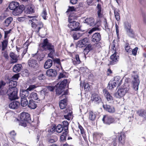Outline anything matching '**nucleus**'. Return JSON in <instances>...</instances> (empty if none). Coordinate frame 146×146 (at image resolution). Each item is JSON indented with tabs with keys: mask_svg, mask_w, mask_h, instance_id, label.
<instances>
[{
	"mask_svg": "<svg viewBox=\"0 0 146 146\" xmlns=\"http://www.w3.org/2000/svg\"><path fill=\"white\" fill-rule=\"evenodd\" d=\"M40 46L43 50H48L49 52L48 56L52 58L53 55L55 52V48L54 45L48 42L47 38L44 40L43 42L40 44Z\"/></svg>",
	"mask_w": 146,
	"mask_h": 146,
	"instance_id": "nucleus-1",
	"label": "nucleus"
},
{
	"mask_svg": "<svg viewBox=\"0 0 146 146\" xmlns=\"http://www.w3.org/2000/svg\"><path fill=\"white\" fill-rule=\"evenodd\" d=\"M68 21L69 24L68 25V26L70 29L68 30V31L70 34H72L74 31H77L80 30V27H79V23L78 22L74 21L71 19L70 17L68 18Z\"/></svg>",
	"mask_w": 146,
	"mask_h": 146,
	"instance_id": "nucleus-2",
	"label": "nucleus"
},
{
	"mask_svg": "<svg viewBox=\"0 0 146 146\" xmlns=\"http://www.w3.org/2000/svg\"><path fill=\"white\" fill-rule=\"evenodd\" d=\"M129 89L130 87L128 84L127 83H125L123 88L119 89L115 94V95L116 97L120 98L123 96Z\"/></svg>",
	"mask_w": 146,
	"mask_h": 146,
	"instance_id": "nucleus-3",
	"label": "nucleus"
},
{
	"mask_svg": "<svg viewBox=\"0 0 146 146\" xmlns=\"http://www.w3.org/2000/svg\"><path fill=\"white\" fill-rule=\"evenodd\" d=\"M122 80V79L119 76L114 77L113 80L110 81L108 84L109 89L111 90L115 87L117 85L118 86H120L121 84Z\"/></svg>",
	"mask_w": 146,
	"mask_h": 146,
	"instance_id": "nucleus-4",
	"label": "nucleus"
},
{
	"mask_svg": "<svg viewBox=\"0 0 146 146\" xmlns=\"http://www.w3.org/2000/svg\"><path fill=\"white\" fill-rule=\"evenodd\" d=\"M17 92L16 88H9L7 93L9 96V99L11 100H13L18 98Z\"/></svg>",
	"mask_w": 146,
	"mask_h": 146,
	"instance_id": "nucleus-5",
	"label": "nucleus"
},
{
	"mask_svg": "<svg viewBox=\"0 0 146 146\" xmlns=\"http://www.w3.org/2000/svg\"><path fill=\"white\" fill-rule=\"evenodd\" d=\"M67 92H64L62 95L60 97V98L63 99L61 100L59 102V106L61 109H64L66 105L67 99L66 98V95Z\"/></svg>",
	"mask_w": 146,
	"mask_h": 146,
	"instance_id": "nucleus-6",
	"label": "nucleus"
},
{
	"mask_svg": "<svg viewBox=\"0 0 146 146\" xmlns=\"http://www.w3.org/2000/svg\"><path fill=\"white\" fill-rule=\"evenodd\" d=\"M28 64L29 67L34 69L37 68L39 66V65L35 60L30 59L28 61Z\"/></svg>",
	"mask_w": 146,
	"mask_h": 146,
	"instance_id": "nucleus-7",
	"label": "nucleus"
},
{
	"mask_svg": "<svg viewBox=\"0 0 146 146\" xmlns=\"http://www.w3.org/2000/svg\"><path fill=\"white\" fill-rule=\"evenodd\" d=\"M133 80L132 81L133 86L134 89L137 90L138 89V86L139 84V76L137 75L133 76Z\"/></svg>",
	"mask_w": 146,
	"mask_h": 146,
	"instance_id": "nucleus-8",
	"label": "nucleus"
},
{
	"mask_svg": "<svg viewBox=\"0 0 146 146\" xmlns=\"http://www.w3.org/2000/svg\"><path fill=\"white\" fill-rule=\"evenodd\" d=\"M91 100L94 102L96 104H98L102 102L101 99L99 96L96 94L92 95Z\"/></svg>",
	"mask_w": 146,
	"mask_h": 146,
	"instance_id": "nucleus-9",
	"label": "nucleus"
},
{
	"mask_svg": "<svg viewBox=\"0 0 146 146\" xmlns=\"http://www.w3.org/2000/svg\"><path fill=\"white\" fill-rule=\"evenodd\" d=\"M20 120L28 121L30 119V115L27 113L23 112L21 114Z\"/></svg>",
	"mask_w": 146,
	"mask_h": 146,
	"instance_id": "nucleus-10",
	"label": "nucleus"
},
{
	"mask_svg": "<svg viewBox=\"0 0 146 146\" xmlns=\"http://www.w3.org/2000/svg\"><path fill=\"white\" fill-rule=\"evenodd\" d=\"M24 9V6L22 5L17 7L16 9L13 11V13L14 15H19L22 13Z\"/></svg>",
	"mask_w": 146,
	"mask_h": 146,
	"instance_id": "nucleus-11",
	"label": "nucleus"
},
{
	"mask_svg": "<svg viewBox=\"0 0 146 146\" xmlns=\"http://www.w3.org/2000/svg\"><path fill=\"white\" fill-rule=\"evenodd\" d=\"M88 40V38H86L84 39L79 41L77 43V46L79 47H82L87 45Z\"/></svg>",
	"mask_w": 146,
	"mask_h": 146,
	"instance_id": "nucleus-12",
	"label": "nucleus"
},
{
	"mask_svg": "<svg viewBox=\"0 0 146 146\" xmlns=\"http://www.w3.org/2000/svg\"><path fill=\"white\" fill-rule=\"evenodd\" d=\"M102 120L104 123L108 124H110L114 121L113 119L111 116L106 115L104 116Z\"/></svg>",
	"mask_w": 146,
	"mask_h": 146,
	"instance_id": "nucleus-13",
	"label": "nucleus"
},
{
	"mask_svg": "<svg viewBox=\"0 0 146 146\" xmlns=\"http://www.w3.org/2000/svg\"><path fill=\"white\" fill-rule=\"evenodd\" d=\"M101 39L100 34L98 33H94L92 37V41L94 42H98Z\"/></svg>",
	"mask_w": 146,
	"mask_h": 146,
	"instance_id": "nucleus-14",
	"label": "nucleus"
},
{
	"mask_svg": "<svg viewBox=\"0 0 146 146\" xmlns=\"http://www.w3.org/2000/svg\"><path fill=\"white\" fill-rule=\"evenodd\" d=\"M104 109L107 111L111 113L115 112V110L114 108L112 106L106 104L103 105Z\"/></svg>",
	"mask_w": 146,
	"mask_h": 146,
	"instance_id": "nucleus-15",
	"label": "nucleus"
},
{
	"mask_svg": "<svg viewBox=\"0 0 146 146\" xmlns=\"http://www.w3.org/2000/svg\"><path fill=\"white\" fill-rule=\"evenodd\" d=\"M84 22L86 23L90 26L95 25V20L93 17L86 18L84 21Z\"/></svg>",
	"mask_w": 146,
	"mask_h": 146,
	"instance_id": "nucleus-16",
	"label": "nucleus"
},
{
	"mask_svg": "<svg viewBox=\"0 0 146 146\" xmlns=\"http://www.w3.org/2000/svg\"><path fill=\"white\" fill-rule=\"evenodd\" d=\"M110 58V64H113L118 61L119 56H116V53H115V52H114V54L111 56Z\"/></svg>",
	"mask_w": 146,
	"mask_h": 146,
	"instance_id": "nucleus-17",
	"label": "nucleus"
},
{
	"mask_svg": "<svg viewBox=\"0 0 146 146\" xmlns=\"http://www.w3.org/2000/svg\"><path fill=\"white\" fill-rule=\"evenodd\" d=\"M20 105V103L17 101H14L10 103L9 105V108L13 109H17Z\"/></svg>",
	"mask_w": 146,
	"mask_h": 146,
	"instance_id": "nucleus-18",
	"label": "nucleus"
},
{
	"mask_svg": "<svg viewBox=\"0 0 146 146\" xmlns=\"http://www.w3.org/2000/svg\"><path fill=\"white\" fill-rule=\"evenodd\" d=\"M46 74L48 76L53 77L56 76L57 72L55 70L50 69L47 71Z\"/></svg>",
	"mask_w": 146,
	"mask_h": 146,
	"instance_id": "nucleus-19",
	"label": "nucleus"
},
{
	"mask_svg": "<svg viewBox=\"0 0 146 146\" xmlns=\"http://www.w3.org/2000/svg\"><path fill=\"white\" fill-rule=\"evenodd\" d=\"M119 145H123L125 143V135L124 133L121 132L119 134Z\"/></svg>",
	"mask_w": 146,
	"mask_h": 146,
	"instance_id": "nucleus-20",
	"label": "nucleus"
},
{
	"mask_svg": "<svg viewBox=\"0 0 146 146\" xmlns=\"http://www.w3.org/2000/svg\"><path fill=\"white\" fill-rule=\"evenodd\" d=\"M28 90L27 89L26 90H22L20 91V96L21 98H26L29 95V93Z\"/></svg>",
	"mask_w": 146,
	"mask_h": 146,
	"instance_id": "nucleus-21",
	"label": "nucleus"
},
{
	"mask_svg": "<svg viewBox=\"0 0 146 146\" xmlns=\"http://www.w3.org/2000/svg\"><path fill=\"white\" fill-rule=\"evenodd\" d=\"M19 6V4L17 2H12L10 3L9 7L10 9L14 11Z\"/></svg>",
	"mask_w": 146,
	"mask_h": 146,
	"instance_id": "nucleus-22",
	"label": "nucleus"
},
{
	"mask_svg": "<svg viewBox=\"0 0 146 146\" xmlns=\"http://www.w3.org/2000/svg\"><path fill=\"white\" fill-rule=\"evenodd\" d=\"M96 8L97 10V13L98 17L99 18L102 17L103 16V13H102L101 4H98L97 5Z\"/></svg>",
	"mask_w": 146,
	"mask_h": 146,
	"instance_id": "nucleus-23",
	"label": "nucleus"
},
{
	"mask_svg": "<svg viewBox=\"0 0 146 146\" xmlns=\"http://www.w3.org/2000/svg\"><path fill=\"white\" fill-rule=\"evenodd\" d=\"M29 98L31 99V100H40V98H38V96L37 93L35 92H32L30 95ZM40 98V97L39 98Z\"/></svg>",
	"mask_w": 146,
	"mask_h": 146,
	"instance_id": "nucleus-24",
	"label": "nucleus"
},
{
	"mask_svg": "<svg viewBox=\"0 0 146 146\" xmlns=\"http://www.w3.org/2000/svg\"><path fill=\"white\" fill-rule=\"evenodd\" d=\"M52 64V61L51 59H48L45 62L44 67L45 69H47L50 68Z\"/></svg>",
	"mask_w": 146,
	"mask_h": 146,
	"instance_id": "nucleus-25",
	"label": "nucleus"
},
{
	"mask_svg": "<svg viewBox=\"0 0 146 146\" xmlns=\"http://www.w3.org/2000/svg\"><path fill=\"white\" fill-rule=\"evenodd\" d=\"M64 129L63 127L61 125H58L56 128L53 127L52 128L53 129L52 131L54 130H55L58 133H61L63 131Z\"/></svg>",
	"mask_w": 146,
	"mask_h": 146,
	"instance_id": "nucleus-26",
	"label": "nucleus"
},
{
	"mask_svg": "<svg viewBox=\"0 0 146 146\" xmlns=\"http://www.w3.org/2000/svg\"><path fill=\"white\" fill-rule=\"evenodd\" d=\"M48 92L47 89H44L40 92V94L42 99H44L45 96H47Z\"/></svg>",
	"mask_w": 146,
	"mask_h": 146,
	"instance_id": "nucleus-27",
	"label": "nucleus"
},
{
	"mask_svg": "<svg viewBox=\"0 0 146 146\" xmlns=\"http://www.w3.org/2000/svg\"><path fill=\"white\" fill-rule=\"evenodd\" d=\"M22 67V65L21 64H16L14 66L13 69V71L15 72H19Z\"/></svg>",
	"mask_w": 146,
	"mask_h": 146,
	"instance_id": "nucleus-28",
	"label": "nucleus"
},
{
	"mask_svg": "<svg viewBox=\"0 0 146 146\" xmlns=\"http://www.w3.org/2000/svg\"><path fill=\"white\" fill-rule=\"evenodd\" d=\"M28 107L31 109H35L37 106L35 102L33 100H30L28 104Z\"/></svg>",
	"mask_w": 146,
	"mask_h": 146,
	"instance_id": "nucleus-29",
	"label": "nucleus"
},
{
	"mask_svg": "<svg viewBox=\"0 0 146 146\" xmlns=\"http://www.w3.org/2000/svg\"><path fill=\"white\" fill-rule=\"evenodd\" d=\"M139 115L146 119V110H141L137 111Z\"/></svg>",
	"mask_w": 146,
	"mask_h": 146,
	"instance_id": "nucleus-30",
	"label": "nucleus"
},
{
	"mask_svg": "<svg viewBox=\"0 0 146 146\" xmlns=\"http://www.w3.org/2000/svg\"><path fill=\"white\" fill-rule=\"evenodd\" d=\"M32 55L33 56H35V58L38 61H41L42 60L44 56V55L42 54H41L38 53L33 54Z\"/></svg>",
	"mask_w": 146,
	"mask_h": 146,
	"instance_id": "nucleus-31",
	"label": "nucleus"
},
{
	"mask_svg": "<svg viewBox=\"0 0 146 146\" xmlns=\"http://www.w3.org/2000/svg\"><path fill=\"white\" fill-rule=\"evenodd\" d=\"M13 21V19L11 17H9L6 19L4 22V25L6 27H8L11 23Z\"/></svg>",
	"mask_w": 146,
	"mask_h": 146,
	"instance_id": "nucleus-32",
	"label": "nucleus"
},
{
	"mask_svg": "<svg viewBox=\"0 0 146 146\" xmlns=\"http://www.w3.org/2000/svg\"><path fill=\"white\" fill-rule=\"evenodd\" d=\"M17 85V82L16 81L11 80L9 82V88H16Z\"/></svg>",
	"mask_w": 146,
	"mask_h": 146,
	"instance_id": "nucleus-33",
	"label": "nucleus"
},
{
	"mask_svg": "<svg viewBox=\"0 0 146 146\" xmlns=\"http://www.w3.org/2000/svg\"><path fill=\"white\" fill-rule=\"evenodd\" d=\"M9 56L13 60V62L15 63L18 60L17 57L16 55L13 52L10 53Z\"/></svg>",
	"mask_w": 146,
	"mask_h": 146,
	"instance_id": "nucleus-34",
	"label": "nucleus"
},
{
	"mask_svg": "<svg viewBox=\"0 0 146 146\" xmlns=\"http://www.w3.org/2000/svg\"><path fill=\"white\" fill-rule=\"evenodd\" d=\"M8 44V40L6 39L4 40L2 42V51H4L7 48Z\"/></svg>",
	"mask_w": 146,
	"mask_h": 146,
	"instance_id": "nucleus-35",
	"label": "nucleus"
},
{
	"mask_svg": "<svg viewBox=\"0 0 146 146\" xmlns=\"http://www.w3.org/2000/svg\"><path fill=\"white\" fill-rule=\"evenodd\" d=\"M119 47V44H118V43H115V42L114 40L113 42L111 47L112 49L114 51V52H115V53H116V51L118 50Z\"/></svg>",
	"mask_w": 146,
	"mask_h": 146,
	"instance_id": "nucleus-36",
	"label": "nucleus"
},
{
	"mask_svg": "<svg viewBox=\"0 0 146 146\" xmlns=\"http://www.w3.org/2000/svg\"><path fill=\"white\" fill-rule=\"evenodd\" d=\"M28 104V100L26 98H21V104L22 106L25 107Z\"/></svg>",
	"mask_w": 146,
	"mask_h": 146,
	"instance_id": "nucleus-37",
	"label": "nucleus"
},
{
	"mask_svg": "<svg viewBox=\"0 0 146 146\" xmlns=\"http://www.w3.org/2000/svg\"><path fill=\"white\" fill-rule=\"evenodd\" d=\"M120 11L119 9H115L114 11V16L116 19L117 21H119L120 20V15L119 12Z\"/></svg>",
	"mask_w": 146,
	"mask_h": 146,
	"instance_id": "nucleus-38",
	"label": "nucleus"
},
{
	"mask_svg": "<svg viewBox=\"0 0 146 146\" xmlns=\"http://www.w3.org/2000/svg\"><path fill=\"white\" fill-rule=\"evenodd\" d=\"M80 62L81 61L80 59L79 55L77 54H76L75 58L74 60L73 61V63L74 65H76L79 64Z\"/></svg>",
	"mask_w": 146,
	"mask_h": 146,
	"instance_id": "nucleus-39",
	"label": "nucleus"
},
{
	"mask_svg": "<svg viewBox=\"0 0 146 146\" xmlns=\"http://www.w3.org/2000/svg\"><path fill=\"white\" fill-rule=\"evenodd\" d=\"M67 83V80L66 79L62 81L59 85L58 87L62 88L64 89L66 86Z\"/></svg>",
	"mask_w": 146,
	"mask_h": 146,
	"instance_id": "nucleus-40",
	"label": "nucleus"
},
{
	"mask_svg": "<svg viewBox=\"0 0 146 146\" xmlns=\"http://www.w3.org/2000/svg\"><path fill=\"white\" fill-rule=\"evenodd\" d=\"M125 48L126 52L130 53L131 52L132 49L130 47L129 44L127 42L125 44Z\"/></svg>",
	"mask_w": 146,
	"mask_h": 146,
	"instance_id": "nucleus-41",
	"label": "nucleus"
},
{
	"mask_svg": "<svg viewBox=\"0 0 146 146\" xmlns=\"http://www.w3.org/2000/svg\"><path fill=\"white\" fill-rule=\"evenodd\" d=\"M78 128L80 130L81 133L84 139L86 138V136L85 133L84 129L83 127L81 125H79L78 126Z\"/></svg>",
	"mask_w": 146,
	"mask_h": 146,
	"instance_id": "nucleus-42",
	"label": "nucleus"
},
{
	"mask_svg": "<svg viewBox=\"0 0 146 146\" xmlns=\"http://www.w3.org/2000/svg\"><path fill=\"white\" fill-rule=\"evenodd\" d=\"M127 33L128 35L130 37H133L134 36V33L133 30L129 27L127 29Z\"/></svg>",
	"mask_w": 146,
	"mask_h": 146,
	"instance_id": "nucleus-43",
	"label": "nucleus"
},
{
	"mask_svg": "<svg viewBox=\"0 0 146 146\" xmlns=\"http://www.w3.org/2000/svg\"><path fill=\"white\" fill-rule=\"evenodd\" d=\"M28 45H29L28 43H25L24 44L23 47H24L25 46L26 47V48H25V49H24L23 48H22V50H21V51H22L23 52L22 54V55L23 56L27 52L28 49Z\"/></svg>",
	"mask_w": 146,
	"mask_h": 146,
	"instance_id": "nucleus-44",
	"label": "nucleus"
},
{
	"mask_svg": "<svg viewBox=\"0 0 146 146\" xmlns=\"http://www.w3.org/2000/svg\"><path fill=\"white\" fill-rule=\"evenodd\" d=\"M71 35H72L73 37L74 40L78 39L80 36V34L77 32H74V33Z\"/></svg>",
	"mask_w": 146,
	"mask_h": 146,
	"instance_id": "nucleus-45",
	"label": "nucleus"
},
{
	"mask_svg": "<svg viewBox=\"0 0 146 146\" xmlns=\"http://www.w3.org/2000/svg\"><path fill=\"white\" fill-rule=\"evenodd\" d=\"M64 89L62 88H61L58 87L57 89L56 90V93L58 95H60L63 93L62 95L64 94V92H67V94H66L67 95V92H66L64 91H64Z\"/></svg>",
	"mask_w": 146,
	"mask_h": 146,
	"instance_id": "nucleus-46",
	"label": "nucleus"
},
{
	"mask_svg": "<svg viewBox=\"0 0 146 146\" xmlns=\"http://www.w3.org/2000/svg\"><path fill=\"white\" fill-rule=\"evenodd\" d=\"M96 118V115L92 111L90 112L89 118L90 120H94Z\"/></svg>",
	"mask_w": 146,
	"mask_h": 146,
	"instance_id": "nucleus-47",
	"label": "nucleus"
},
{
	"mask_svg": "<svg viewBox=\"0 0 146 146\" xmlns=\"http://www.w3.org/2000/svg\"><path fill=\"white\" fill-rule=\"evenodd\" d=\"M63 127L64 128V130H68V126L69 123L67 121H63Z\"/></svg>",
	"mask_w": 146,
	"mask_h": 146,
	"instance_id": "nucleus-48",
	"label": "nucleus"
},
{
	"mask_svg": "<svg viewBox=\"0 0 146 146\" xmlns=\"http://www.w3.org/2000/svg\"><path fill=\"white\" fill-rule=\"evenodd\" d=\"M70 110H69V109H66L65 111H64L65 113H68L67 115H64V117H65L66 119H68V116L69 115H71V113L70 112Z\"/></svg>",
	"mask_w": 146,
	"mask_h": 146,
	"instance_id": "nucleus-49",
	"label": "nucleus"
},
{
	"mask_svg": "<svg viewBox=\"0 0 146 146\" xmlns=\"http://www.w3.org/2000/svg\"><path fill=\"white\" fill-rule=\"evenodd\" d=\"M38 78L39 80H43L46 78L45 74L43 73L40 74L38 77Z\"/></svg>",
	"mask_w": 146,
	"mask_h": 146,
	"instance_id": "nucleus-50",
	"label": "nucleus"
},
{
	"mask_svg": "<svg viewBox=\"0 0 146 146\" xmlns=\"http://www.w3.org/2000/svg\"><path fill=\"white\" fill-rule=\"evenodd\" d=\"M10 137L11 139H12L14 140V137L16 135V133L14 130H13L10 132Z\"/></svg>",
	"mask_w": 146,
	"mask_h": 146,
	"instance_id": "nucleus-51",
	"label": "nucleus"
},
{
	"mask_svg": "<svg viewBox=\"0 0 146 146\" xmlns=\"http://www.w3.org/2000/svg\"><path fill=\"white\" fill-rule=\"evenodd\" d=\"M2 56L7 59L9 58L8 53L7 51H2Z\"/></svg>",
	"mask_w": 146,
	"mask_h": 146,
	"instance_id": "nucleus-52",
	"label": "nucleus"
},
{
	"mask_svg": "<svg viewBox=\"0 0 146 146\" xmlns=\"http://www.w3.org/2000/svg\"><path fill=\"white\" fill-rule=\"evenodd\" d=\"M47 14L46 11V10L45 9H44L41 15L43 17V18L44 19H46V15H47Z\"/></svg>",
	"mask_w": 146,
	"mask_h": 146,
	"instance_id": "nucleus-53",
	"label": "nucleus"
},
{
	"mask_svg": "<svg viewBox=\"0 0 146 146\" xmlns=\"http://www.w3.org/2000/svg\"><path fill=\"white\" fill-rule=\"evenodd\" d=\"M6 83L3 81H0V89H3Z\"/></svg>",
	"mask_w": 146,
	"mask_h": 146,
	"instance_id": "nucleus-54",
	"label": "nucleus"
},
{
	"mask_svg": "<svg viewBox=\"0 0 146 146\" xmlns=\"http://www.w3.org/2000/svg\"><path fill=\"white\" fill-rule=\"evenodd\" d=\"M27 11L28 13H32L34 12L33 8L29 6L27 7Z\"/></svg>",
	"mask_w": 146,
	"mask_h": 146,
	"instance_id": "nucleus-55",
	"label": "nucleus"
},
{
	"mask_svg": "<svg viewBox=\"0 0 146 146\" xmlns=\"http://www.w3.org/2000/svg\"><path fill=\"white\" fill-rule=\"evenodd\" d=\"M138 49L137 47H136L135 48L132 50H131L132 54L134 55L135 56L137 54V51Z\"/></svg>",
	"mask_w": 146,
	"mask_h": 146,
	"instance_id": "nucleus-56",
	"label": "nucleus"
},
{
	"mask_svg": "<svg viewBox=\"0 0 146 146\" xmlns=\"http://www.w3.org/2000/svg\"><path fill=\"white\" fill-rule=\"evenodd\" d=\"M28 122V121H25L21 120L20 125L24 127H25L27 126V123Z\"/></svg>",
	"mask_w": 146,
	"mask_h": 146,
	"instance_id": "nucleus-57",
	"label": "nucleus"
},
{
	"mask_svg": "<svg viewBox=\"0 0 146 146\" xmlns=\"http://www.w3.org/2000/svg\"><path fill=\"white\" fill-rule=\"evenodd\" d=\"M36 88V86L35 85H31L27 89L30 91L35 89Z\"/></svg>",
	"mask_w": 146,
	"mask_h": 146,
	"instance_id": "nucleus-58",
	"label": "nucleus"
},
{
	"mask_svg": "<svg viewBox=\"0 0 146 146\" xmlns=\"http://www.w3.org/2000/svg\"><path fill=\"white\" fill-rule=\"evenodd\" d=\"M69 8L68 9L67 12H68L69 11H75V9L74 7L73 6L70 7L69 6Z\"/></svg>",
	"mask_w": 146,
	"mask_h": 146,
	"instance_id": "nucleus-59",
	"label": "nucleus"
},
{
	"mask_svg": "<svg viewBox=\"0 0 146 146\" xmlns=\"http://www.w3.org/2000/svg\"><path fill=\"white\" fill-rule=\"evenodd\" d=\"M106 97L108 101L112 100L113 99V98L111 96L110 94L108 95Z\"/></svg>",
	"mask_w": 146,
	"mask_h": 146,
	"instance_id": "nucleus-60",
	"label": "nucleus"
},
{
	"mask_svg": "<svg viewBox=\"0 0 146 146\" xmlns=\"http://www.w3.org/2000/svg\"><path fill=\"white\" fill-rule=\"evenodd\" d=\"M84 89L86 91H89L90 89V87L88 84H86L84 86Z\"/></svg>",
	"mask_w": 146,
	"mask_h": 146,
	"instance_id": "nucleus-61",
	"label": "nucleus"
},
{
	"mask_svg": "<svg viewBox=\"0 0 146 146\" xmlns=\"http://www.w3.org/2000/svg\"><path fill=\"white\" fill-rule=\"evenodd\" d=\"M29 23H31V26L33 28H35L36 25L35 24V23L32 20H30L29 21Z\"/></svg>",
	"mask_w": 146,
	"mask_h": 146,
	"instance_id": "nucleus-62",
	"label": "nucleus"
},
{
	"mask_svg": "<svg viewBox=\"0 0 146 146\" xmlns=\"http://www.w3.org/2000/svg\"><path fill=\"white\" fill-rule=\"evenodd\" d=\"M11 31V30L10 29L9 31H5V36L4 38H6L7 37V35L8 34H9L10 31Z\"/></svg>",
	"mask_w": 146,
	"mask_h": 146,
	"instance_id": "nucleus-63",
	"label": "nucleus"
},
{
	"mask_svg": "<svg viewBox=\"0 0 146 146\" xmlns=\"http://www.w3.org/2000/svg\"><path fill=\"white\" fill-rule=\"evenodd\" d=\"M103 92L104 95L106 97L109 94H110L109 92L106 89L104 90Z\"/></svg>",
	"mask_w": 146,
	"mask_h": 146,
	"instance_id": "nucleus-64",
	"label": "nucleus"
}]
</instances>
